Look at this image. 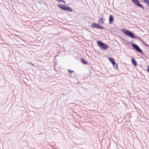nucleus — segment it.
Wrapping results in <instances>:
<instances>
[{"mask_svg": "<svg viewBox=\"0 0 149 149\" xmlns=\"http://www.w3.org/2000/svg\"><path fill=\"white\" fill-rule=\"evenodd\" d=\"M97 43L98 46L102 50H105L108 48V46L107 45L105 44L102 42L97 41Z\"/></svg>", "mask_w": 149, "mask_h": 149, "instance_id": "nucleus-1", "label": "nucleus"}, {"mask_svg": "<svg viewBox=\"0 0 149 149\" xmlns=\"http://www.w3.org/2000/svg\"><path fill=\"white\" fill-rule=\"evenodd\" d=\"M123 33L127 36L132 38H135L134 35L131 32L125 29H123L122 30Z\"/></svg>", "mask_w": 149, "mask_h": 149, "instance_id": "nucleus-2", "label": "nucleus"}, {"mask_svg": "<svg viewBox=\"0 0 149 149\" xmlns=\"http://www.w3.org/2000/svg\"><path fill=\"white\" fill-rule=\"evenodd\" d=\"M57 6L59 8L63 10L68 11L70 12H72V10L70 8L65 6L64 5L58 4L57 5Z\"/></svg>", "mask_w": 149, "mask_h": 149, "instance_id": "nucleus-3", "label": "nucleus"}, {"mask_svg": "<svg viewBox=\"0 0 149 149\" xmlns=\"http://www.w3.org/2000/svg\"><path fill=\"white\" fill-rule=\"evenodd\" d=\"M91 26L93 28H96L98 29H103V27L100 26L98 24L96 23H93L91 24Z\"/></svg>", "mask_w": 149, "mask_h": 149, "instance_id": "nucleus-4", "label": "nucleus"}, {"mask_svg": "<svg viewBox=\"0 0 149 149\" xmlns=\"http://www.w3.org/2000/svg\"><path fill=\"white\" fill-rule=\"evenodd\" d=\"M133 2L136 5L139 6L142 8L143 9V6L139 3V0H132Z\"/></svg>", "mask_w": 149, "mask_h": 149, "instance_id": "nucleus-5", "label": "nucleus"}, {"mask_svg": "<svg viewBox=\"0 0 149 149\" xmlns=\"http://www.w3.org/2000/svg\"><path fill=\"white\" fill-rule=\"evenodd\" d=\"M132 46L133 48L136 49L137 51L141 53H142V51L140 49L139 47L136 45L135 44H133Z\"/></svg>", "mask_w": 149, "mask_h": 149, "instance_id": "nucleus-6", "label": "nucleus"}, {"mask_svg": "<svg viewBox=\"0 0 149 149\" xmlns=\"http://www.w3.org/2000/svg\"><path fill=\"white\" fill-rule=\"evenodd\" d=\"M114 20V18L113 16L110 15L109 17V23L110 24H112Z\"/></svg>", "mask_w": 149, "mask_h": 149, "instance_id": "nucleus-7", "label": "nucleus"}, {"mask_svg": "<svg viewBox=\"0 0 149 149\" xmlns=\"http://www.w3.org/2000/svg\"><path fill=\"white\" fill-rule=\"evenodd\" d=\"M132 63L133 65H134L135 66H136L137 65V63L136 61V60L134 59L133 58H132Z\"/></svg>", "mask_w": 149, "mask_h": 149, "instance_id": "nucleus-8", "label": "nucleus"}, {"mask_svg": "<svg viewBox=\"0 0 149 149\" xmlns=\"http://www.w3.org/2000/svg\"><path fill=\"white\" fill-rule=\"evenodd\" d=\"M108 59L110 61L111 63L112 64L115 62L114 59L110 57L108 58Z\"/></svg>", "mask_w": 149, "mask_h": 149, "instance_id": "nucleus-9", "label": "nucleus"}, {"mask_svg": "<svg viewBox=\"0 0 149 149\" xmlns=\"http://www.w3.org/2000/svg\"><path fill=\"white\" fill-rule=\"evenodd\" d=\"M112 64H113V66L116 69L118 68V66L117 64L115 62L114 63H113Z\"/></svg>", "mask_w": 149, "mask_h": 149, "instance_id": "nucleus-10", "label": "nucleus"}, {"mask_svg": "<svg viewBox=\"0 0 149 149\" xmlns=\"http://www.w3.org/2000/svg\"><path fill=\"white\" fill-rule=\"evenodd\" d=\"M104 19L103 18H100L99 20V22H100L101 23H102L104 22Z\"/></svg>", "mask_w": 149, "mask_h": 149, "instance_id": "nucleus-11", "label": "nucleus"}, {"mask_svg": "<svg viewBox=\"0 0 149 149\" xmlns=\"http://www.w3.org/2000/svg\"><path fill=\"white\" fill-rule=\"evenodd\" d=\"M81 61L82 63L84 64H86L87 63L83 59H81Z\"/></svg>", "mask_w": 149, "mask_h": 149, "instance_id": "nucleus-12", "label": "nucleus"}, {"mask_svg": "<svg viewBox=\"0 0 149 149\" xmlns=\"http://www.w3.org/2000/svg\"><path fill=\"white\" fill-rule=\"evenodd\" d=\"M56 1H58V2H60V1H62L64 3H65V1L64 0H55Z\"/></svg>", "mask_w": 149, "mask_h": 149, "instance_id": "nucleus-13", "label": "nucleus"}, {"mask_svg": "<svg viewBox=\"0 0 149 149\" xmlns=\"http://www.w3.org/2000/svg\"><path fill=\"white\" fill-rule=\"evenodd\" d=\"M139 2H144L146 3V0H139Z\"/></svg>", "mask_w": 149, "mask_h": 149, "instance_id": "nucleus-14", "label": "nucleus"}, {"mask_svg": "<svg viewBox=\"0 0 149 149\" xmlns=\"http://www.w3.org/2000/svg\"><path fill=\"white\" fill-rule=\"evenodd\" d=\"M146 3H147V4L149 6V0H146Z\"/></svg>", "mask_w": 149, "mask_h": 149, "instance_id": "nucleus-15", "label": "nucleus"}, {"mask_svg": "<svg viewBox=\"0 0 149 149\" xmlns=\"http://www.w3.org/2000/svg\"><path fill=\"white\" fill-rule=\"evenodd\" d=\"M147 70L148 71V73H149V66H148V68H147Z\"/></svg>", "mask_w": 149, "mask_h": 149, "instance_id": "nucleus-16", "label": "nucleus"}, {"mask_svg": "<svg viewBox=\"0 0 149 149\" xmlns=\"http://www.w3.org/2000/svg\"><path fill=\"white\" fill-rule=\"evenodd\" d=\"M68 71L70 73H72V72H73V71H71L70 70H68Z\"/></svg>", "mask_w": 149, "mask_h": 149, "instance_id": "nucleus-17", "label": "nucleus"}, {"mask_svg": "<svg viewBox=\"0 0 149 149\" xmlns=\"http://www.w3.org/2000/svg\"><path fill=\"white\" fill-rule=\"evenodd\" d=\"M31 64L32 65H33V66H34V65L33 64H32V63H31Z\"/></svg>", "mask_w": 149, "mask_h": 149, "instance_id": "nucleus-18", "label": "nucleus"}]
</instances>
